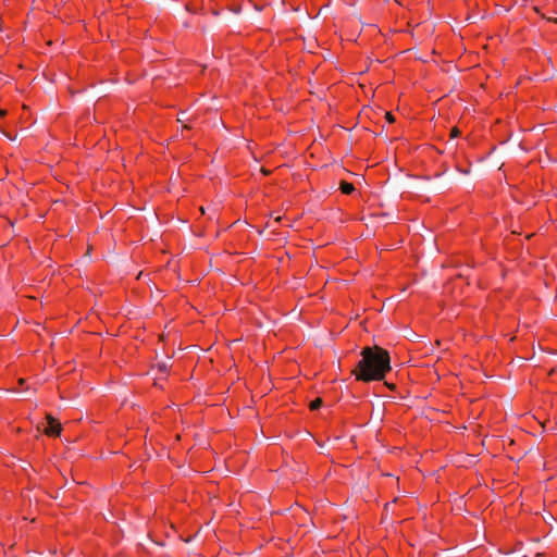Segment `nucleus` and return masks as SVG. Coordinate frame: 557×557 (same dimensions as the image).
<instances>
[{
  "label": "nucleus",
  "instance_id": "nucleus-5",
  "mask_svg": "<svg viewBox=\"0 0 557 557\" xmlns=\"http://www.w3.org/2000/svg\"><path fill=\"white\" fill-rule=\"evenodd\" d=\"M459 135H460V132H459V129H458V128H456V127H455V128H453V129L450 131V136H451L453 138L458 137Z\"/></svg>",
  "mask_w": 557,
  "mask_h": 557
},
{
  "label": "nucleus",
  "instance_id": "nucleus-6",
  "mask_svg": "<svg viewBox=\"0 0 557 557\" xmlns=\"http://www.w3.org/2000/svg\"><path fill=\"white\" fill-rule=\"evenodd\" d=\"M0 115H5V111L4 110H0Z\"/></svg>",
  "mask_w": 557,
  "mask_h": 557
},
{
  "label": "nucleus",
  "instance_id": "nucleus-3",
  "mask_svg": "<svg viewBox=\"0 0 557 557\" xmlns=\"http://www.w3.org/2000/svg\"><path fill=\"white\" fill-rule=\"evenodd\" d=\"M355 190V186L348 182L341 183V191L345 195H350Z\"/></svg>",
  "mask_w": 557,
  "mask_h": 557
},
{
  "label": "nucleus",
  "instance_id": "nucleus-4",
  "mask_svg": "<svg viewBox=\"0 0 557 557\" xmlns=\"http://www.w3.org/2000/svg\"><path fill=\"white\" fill-rule=\"evenodd\" d=\"M321 405H322V400L320 398H317L310 403V409L317 410L321 407Z\"/></svg>",
  "mask_w": 557,
  "mask_h": 557
},
{
  "label": "nucleus",
  "instance_id": "nucleus-1",
  "mask_svg": "<svg viewBox=\"0 0 557 557\" xmlns=\"http://www.w3.org/2000/svg\"><path fill=\"white\" fill-rule=\"evenodd\" d=\"M391 371V358L387 350L374 346L364 347L361 359L352 371L356 379L362 382L381 381Z\"/></svg>",
  "mask_w": 557,
  "mask_h": 557
},
{
  "label": "nucleus",
  "instance_id": "nucleus-7",
  "mask_svg": "<svg viewBox=\"0 0 557 557\" xmlns=\"http://www.w3.org/2000/svg\"><path fill=\"white\" fill-rule=\"evenodd\" d=\"M549 21L557 23V18H549Z\"/></svg>",
  "mask_w": 557,
  "mask_h": 557
},
{
  "label": "nucleus",
  "instance_id": "nucleus-2",
  "mask_svg": "<svg viewBox=\"0 0 557 557\" xmlns=\"http://www.w3.org/2000/svg\"><path fill=\"white\" fill-rule=\"evenodd\" d=\"M61 424L52 417H48V425L45 430L46 434L49 436H58L61 433Z\"/></svg>",
  "mask_w": 557,
  "mask_h": 557
}]
</instances>
